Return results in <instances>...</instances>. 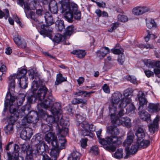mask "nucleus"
<instances>
[{"label": "nucleus", "instance_id": "obj_8", "mask_svg": "<svg viewBox=\"0 0 160 160\" xmlns=\"http://www.w3.org/2000/svg\"><path fill=\"white\" fill-rule=\"evenodd\" d=\"M35 140L37 143L35 145L34 149L37 154H42L44 151L48 150V146L42 141L41 134H36L35 136Z\"/></svg>", "mask_w": 160, "mask_h": 160}, {"label": "nucleus", "instance_id": "obj_6", "mask_svg": "<svg viewBox=\"0 0 160 160\" xmlns=\"http://www.w3.org/2000/svg\"><path fill=\"white\" fill-rule=\"evenodd\" d=\"M122 97V94L119 92H116L112 94L110 100L111 104L109 107L110 114L116 113L117 105L121 102Z\"/></svg>", "mask_w": 160, "mask_h": 160}, {"label": "nucleus", "instance_id": "obj_58", "mask_svg": "<svg viewBox=\"0 0 160 160\" xmlns=\"http://www.w3.org/2000/svg\"><path fill=\"white\" fill-rule=\"evenodd\" d=\"M88 139L84 138H82L80 141L81 146L83 148H85L87 146Z\"/></svg>", "mask_w": 160, "mask_h": 160}, {"label": "nucleus", "instance_id": "obj_1", "mask_svg": "<svg viewBox=\"0 0 160 160\" xmlns=\"http://www.w3.org/2000/svg\"><path fill=\"white\" fill-rule=\"evenodd\" d=\"M69 1H60L59 5H60L61 12L63 13L65 19L68 22L71 23L73 18L79 20L81 18V13L78 9V6L75 3H71Z\"/></svg>", "mask_w": 160, "mask_h": 160}, {"label": "nucleus", "instance_id": "obj_64", "mask_svg": "<svg viewBox=\"0 0 160 160\" xmlns=\"http://www.w3.org/2000/svg\"><path fill=\"white\" fill-rule=\"evenodd\" d=\"M144 73L149 78L151 77H153L154 72L150 70H144Z\"/></svg>", "mask_w": 160, "mask_h": 160}, {"label": "nucleus", "instance_id": "obj_43", "mask_svg": "<svg viewBox=\"0 0 160 160\" xmlns=\"http://www.w3.org/2000/svg\"><path fill=\"white\" fill-rule=\"evenodd\" d=\"M74 27L73 25L68 26L66 28L65 32L64 33L65 35L70 36L72 34L74 31Z\"/></svg>", "mask_w": 160, "mask_h": 160}, {"label": "nucleus", "instance_id": "obj_47", "mask_svg": "<svg viewBox=\"0 0 160 160\" xmlns=\"http://www.w3.org/2000/svg\"><path fill=\"white\" fill-rule=\"evenodd\" d=\"M147 32L148 34L144 38L146 42H148L150 38L152 39H154L157 38V37L155 35L152 34H151L149 30H147Z\"/></svg>", "mask_w": 160, "mask_h": 160}, {"label": "nucleus", "instance_id": "obj_10", "mask_svg": "<svg viewBox=\"0 0 160 160\" xmlns=\"http://www.w3.org/2000/svg\"><path fill=\"white\" fill-rule=\"evenodd\" d=\"M45 20L47 25L45 24H40V27L42 30L40 31L39 32L40 34L43 35L44 37L46 36L49 37L51 36V32L52 31V29L48 26L53 24L55 21L53 20L52 16L45 19Z\"/></svg>", "mask_w": 160, "mask_h": 160}, {"label": "nucleus", "instance_id": "obj_25", "mask_svg": "<svg viewBox=\"0 0 160 160\" xmlns=\"http://www.w3.org/2000/svg\"><path fill=\"white\" fill-rule=\"evenodd\" d=\"M58 134H60V136H58L59 140L58 141L59 149H64L65 148V145L66 142L65 137L66 135H64L62 133H59V132H58Z\"/></svg>", "mask_w": 160, "mask_h": 160}, {"label": "nucleus", "instance_id": "obj_62", "mask_svg": "<svg viewBox=\"0 0 160 160\" xmlns=\"http://www.w3.org/2000/svg\"><path fill=\"white\" fill-rule=\"evenodd\" d=\"M118 60L121 64H123L124 61V56L123 54L118 55Z\"/></svg>", "mask_w": 160, "mask_h": 160}, {"label": "nucleus", "instance_id": "obj_22", "mask_svg": "<svg viewBox=\"0 0 160 160\" xmlns=\"http://www.w3.org/2000/svg\"><path fill=\"white\" fill-rule=\"evenodd\" d=\"M147 109L150 112H157L160 110V106L158 103H149Z\"/></svg>", "mask_w": 160, "mask_h": 160}, {"label": "nucleus", "instance_id": "obj_60", "mask_svg": "<svg viewBox=\"0 0 160 160\" xmlns=\"http://www.w3.org/2000/svg\"><path fill=\"white\" fill-rule=\"evenodd\" d=\"M76 118L78 122H82V123L84 122V121L85 119L86 116L84 115L83 116H81L79 114H77Z\"/></svg>", "mask_w": 160, "mask_h": 160}, {"label": "nucleus", "instance_id": "obj_42", "mask_svg": "<svg viewBox=\"0 0 160 160\" xmlns=\"http://www.w3.org/2000/svg\"><path fill=\"white\" fill-rule=\"evenodd\" d=\"M72 102L74 104H77L79 103H82L85 104H87L86 100L81 98H74L72 100Z\"/></svg>", "mask_w": 160, "mask_h": 160}, {"label": "nucleus", "instance_id": "obj_12", "mask_svg": "<svg viewBox=\"0 0 160 160\" xmlns=\"http://www.w3.org/2000/svg\"><path fill=\"white\" fill-rule=\"evenodd\" d=\"M79 128L82 132V134L84 136H89L92 138L93 134L90 131H94L95 130V127L92 124H89L88 122L85 121L79 123Z\"/></svg>", "mask_w": 160, "mask_h": 160}, {"label": "nucleus", "instance_id": "obj_4", "mask_svg": "<svg viewBox=\"0 0 160 160\" xmlns=\"http://www.w3.org/2000/svg\"><path fill=\"white\" fill-rule=\"evenodd\" d=\"M137 140L136 144L133 145L131 148L130 150L127 148L125 149L126 155L124 156L125 159H127L130 157L131 155L135 154L138 151V149L144 148L148 147L150 144V141L148 140Z\"/></svg>", "mask_w": 160, "mask_h": 160}, {"label": "nucleus", "instance_id": "obj_21", "mask_svg": "<svg viewBox=\"0 0 160 160\" xmlns=\"http://www.w3.org/2000/svg\"><path fill=\"white\" fill-rule=\"evenodd\" d=\"M160 117L157 115L154 119L153 122L148 125L149 129L150 132L154 133L158 126V122L160 120Z\"/></svg>", "mask_w": 160, "mask_h": 160}, {"label": "nucleus", "instance_id": "obj_34", "mask_svg": "<svg viewBox=\"0 0 160 160\" xmlns=\"http://www.w3.org/2000/svg\"><path fill=\"white\" fill-rule=\"evenodd\" d=\"M55 137L54 133L50 131L45 134V141L49 144Z\"/></svg>", "mask_w": 160, "mask_h": 160}, {"label": "nucleus", "instance_id": "obj_38", "mask_svg": "<svg viewBox=\"0 0 160 160\" xmlns=\"http://www.w3.org/2000/svg\"><path fill=\"white\" fill-rule=\"evenodd\" d=\"M27 73V70L26 69L21 68L18 70L16 77L17 78H20L23 77H26V75Z\"/></svg>", "mask_w": 160, "mask_h": 160}, {"label": "nucleus", "instance_id": "obj_45", "mask_svg": "<svg viewBox=\"0 0 160 160\" xmlns=\"http://www.w3.org/2000/svg\"><path fill=\"white\" fill-rule=\"evenodd\" d=\"M123 156V150L121 148L118 149L114 154V157L117 159L122 158Z\"/></svg>", "mask_w": 160, "mask_h": 160}, {"label": "nucleus", "instance_id": "obj_40", "mask_svg": "<svg viewBox=\"0 0 160 160\" xmlns=\"http://www.w3.org/2000/svg\"><path fill=\"white\" fill-rule=\"evenodd\" d=\"M52 126L45 124L42 125V131L44 133H48L50 131L52 132Z\"/></svg>", "mask_w": 160, "mask_h": 160}, {"label": "nucleus", "instance_id": "obj_39", "mask_svg": "<svg viewBox=\"0 0 160 160\" xmlns=\"http://www.w3.org/2000/svg\"><path fill=\"white\" fill-rule=\"evenodd\" d=\"M144 64L149 68H154V60L150 59H144L143 60Z\"/></svg>", "mask_w": 160, "mask_h": 160}, {"label": "nucleus", "instance_id": "obj_46", "mask_svg": "<svg viewBox=\"0 0 160 160\" xmlns=\"http://www.w3.org/2000/svg\"><path fill=\"white\" fill-rule=\"evenodd\" d=\"M135 108L132 103H131L126 109V112L129 114L134 113Z\"/></svg>", "mask_w": 160, "mask_h": 160}, {"label": "nucleus", "instance_id": "obj_52", "mask_svg": "<svg viewBox=\"0 0 160 160\" xmlns=\"http://www.w3.org/2000/svg\"><path fill=\"white\" fill-rule=\"evenodd\" d=\"M50 142L52 147L55 148H59V146H58V142L57 140V137H56L54 138L53 140H52Z\"/></svg>", "mask_w": 160, "mask_h": 160}, {"label": "nucleus", "instance_id": "obj_48", "mask_svg": "<svg viewBox=\"0 0 160 160\" xmlns=\"http://www.w3.org/2000/svg\"><path fill=\"white\" fill-rule=\"evenodd\" d=\"M38 86L39 85L38 82L35 80L33 81L32 83L31 86V90L33 93H34V92L37 90Z\"/></svg>", "mask_w": 160, "mask_h": 160}, {"label": "nucleus", "instance_id": "obj_24", "mask_svg": "<svg viewBox=\"0 0 160 160\" xmlns=\"http://www.w3.org/2000/svg\"><path fill=\"white\" fill-rule=\"evenodd\" d=\"M146 130L143 127H139L135 133L137 137V140L141 139L144 138L145 136Z\"/></svg>", "mask_w": 160, "mask_h": 160}, {"label": "nucleus", "instance_id": "obj_35", "mask_svg": "<svg viewBox=\"0 0 160 160\" xmlns=\"http://www.w3.org/2000/svg\"><path fill=\"white\" fill-rule=\"evenodd\" d=\"M9 90L13 91L15 88V76H10L9 78Z\"/></svg>", "mask_w": 160, "mask_h": 160}, {"label": "nucleus", "instance_id": "obj_36", "mask_svg": "<svg viewBox=\"0 0 160 160\" xmlns=\"http://www.w3.org/2000/svg\"><path fill=\"white\" fill-rule=\"evenodd\" d=\"M65 39V37L64 36L59 33H57L53 38V41L57 43H58L60 42L64 41Z\"/></svg>", "mask_w": 160, "mask_h": 160}, {"label": "nucleus", "instance_id": "obj_54", "mask_svg": "<svg viewBox=\"0 0 160 160\" xmlns=\"http://www.w3.org/2000/svg\"><path fill=\"white\" fill-rule=\"evenodd\" d=\"M28 101L29 103H32L35 102L38 99L37 96L34 95H31L28 97Z\"/></svg>", "mask_w": 160, "mask_h": 160}, {"label": "nucleus", "instance_id": "obj_41", "mask_svg": "<svg viewBox=\"0 0 160 160\" xmlns=\"http://www.w3.org/2000/svg\"><path fill=\"white\" fill-rule=\"evenodd\" d=\"M56 26L57 27V29L59 31H62L65 29V25L64 21L62 20H60L56 22Z\"/></svg>", "mask_w": 160, "mask_h": 160}, {"label": "nucleus", "instance_id": "obj_28", "mask_svg": "<svg viewBox=\"0 0 160 160\" xmlns=\"http://www.w3.org/2000/svg\"><path fill=\"white\" fill-rule=\"evenodd\" d=\"M140 117L141 119L147 122H150V115L145 110H142L139 112Z\"/></svg>", "mask_w": 160, "mask_h": 160}, {"label": "nucleus", "instance_id": "obj_23", "mask_svg": "<svg viewBox=\"0 0 160 160\" xmlns=\"http://www.w3.org/2000/svg\"><path fill=\"white\" fill-rule=\"evenodd\" d=\"M109 52L110 50L108 48L104 47H102L100 50L97 51V55L100 59H102Z\"/></svg>", "mask_w": 160, "mask_h": 160}, {"label": "nucleus", "instance_id": "obj_32", "mask_svg": "<svg viewBox=\"0 0 160 160\" xmlns=\"http://www.w3.org/2000/svg\"><path fill=\"white\" fill-rule=\"evenodd\" d=\"M81 155L78 152L74 151L71 153L68 158V160H79Z\"/></svg>", "mask_w": 160, "mask_h": 160}, {"label": "nucleus", "instance_id": "obj_5", "mask_svg": "<svg viewBox=\"0 0 160 160\" xmlns=\"http://www.w3.org/2000/svg\"><path fill=\"white\" fill-rule=\"evenodd\" d=\"M47 98L45 99L41 103H38L37 105V108L38 111V115L41 117H42L45 116L47 114L45 111H44L42 108L45 109L50 108L52 103L55 100V98H54L51 92H48Z\"/></svg>", "mask_w": 160, "mask_h": 160}, {"label": "nucleus", "instance_id": "obj_55", "mask_svg": "<svg viewBox=\"0 0 160 160\" xmlns=\"http://www.w3.org/2000/svg\"><path fill=\"white\" fill-rule=\"evenodd\" d=\"M24 129L28 137H29L30 139L33 134L32 129L31 128L28 127L25 128Z\"/></svg>", "mask_w": 160, "mask_h": 160}, {"label": "nucleus", "instance_id": "obj_20", "mask_svg": "<svg viewBox=\"0 0 160 160\" xmlns=\"http://www.w3.org/2000/svg\"><path fill=\"white\" fill-rule=\"evenodd\" d=\"M148 10L149 9L147 7L137 6L133 9L132 13L135 15L139 16L148 12Z\"/></svg>", "mask_w": 160, "mask_h": 160}, {"label": "nucleus", "instance_id": "obj_15", "mask_svg": "<svg viewBox=\"0 0 160 160\" xmlns=\"http://www.w3.org/2000/svg\"><path fill=\"white\" fill-rule=\"evenodd\" d=\"M59 148L52 149L50 152V155L51 157V158H50L46 154L47 152L49 151V148L48 147V150L44 151V152L42 154H39L42 155V160H57V158L59 156L60 150Z\"/></svg>", "mask_w": 160, "mask_h": 160}, {"label": "nucleus", "instance_id": "obj_59", "mask_svg": "<svg viewBox=\"0 0 160 160\" xmlns=\"http://www.w3.org/2000/svg\"><path fill=\"white\" fill-rule=\"evenodd\" d=\"M112 51L114 54L120 55L123 54V50L122 48H120V49H112Z\"/></svg>", "mask_w": 160, "mask_h": 160}, {"label": "nucleus", "instance_id": "obj_57", "mask_svg": "<svg viewBox=\"0 0 160 160\" xmlns=\"http://www.w3.org/2000/svg\"><path fill=\"white\" fill-rule=\"evenodd\" d=\"M104 148L106 150L110 152H113L115 151L116 148L113 145H108L104 147Z\"/></svg>", "mask_w": 160, "mask_h": 160}, {"label": "nucleus", "instance_id": "obj_37", "mask_svg": "<svg viewBox=\"0 0 160 160\" xmlns=\"http://www.w3.org/2000/svg\"><path fill=\"white\" fill-rule=\"evenodd\" d=\"M14 125L8 123L5 127L4 130L5 133L7 135H9L13 133L14 132L13 129Z\"/></svg>", "mask_w": 160, "mask_h": 160}, {"label": "nucleus", "instance_id": "obj_50", "mask_svg": "<svg viewBox=\"0 0 160 160\" xmlns=\"http://www.w3.org/2000/svg\"><path fill=\"white\" fill-rule=\"evenodd\" d=\"M20 136L21 138L24 140H29L30 139L29 137H28V136L27 135L24 129L21 131Z\"/></svg>", "mask_w": 160, "mask_h": 160}, {"label": "nucleus", "instance_id": "obj_49", "mask_svg": "<svg viewBox=\"0 0 160 160\" xmlns=\"http://www.w3.org/2000/svg\"><path fill=\"white\" fill-rule=\"evenodd\" d=\"M13 39L14 42L18 46L19 45L21 44L22 40L20 36L18 35H15Z\"/></svg>", "mask_w": 160, "mask_h": 160}, {"label": "nucleus", "instance_id": "obj_14", "mask_svg": "<svg viewBox=\"0 0 160 160\" xmlns=\"http://www.w3.org/2000/svg\"><path fill=\"white\" fill-rule=\"evenodd\" d=\"M132 91L131 88H128L124 91V97L121 99L119 106L121 108L125 107L131 102V96Z\"/></svg>", "mask_w": 160, "mask_h": 160}, {"label": "nucleus", "instance_id": "obj_17", "mask_svg": "<svg viewBox=\"0 0 160 160\" xmlns=\"http://www.w3.org/2000/svg\"><path fill=\"white\" fill-rule=\"evenodd\" d=\"M146 93H144L142 91L138 92L137 95V98L139 102V109L142 107L144 105H146L148 103V101L146 98Z\"/></svg>", "mask_w": 160, "mask_h": 160}, {"label": "nucleus", "instance_id": "obj_56", "mask_svg": "<svg viewBox=\"0 0 160 160\" xmlns=\"http://www.w3.org/2000/svg\"><path fill=\"white\" fill-rule=\"evenodd\" d=\"M118 20L123 22L127 21L128 18L127 16L121 14H119L118 16Z\"/></svg>", "mask_w": 160, "mask_h": 160}, {"label": "nucleus", "instance_id": "obj_19", "mask_svg": "<svg viewBox=\"0 0 160 160\" xmlns=\"http://www.w3.org/2000/svg\"><path fill=\"white\" fill-rule=\"evenodd\" d=\"M61 108V104L59 102H55L52 107L50 111L54 115L61 116L62 112Z\"/></svg>", "mask_w": 160, "mask_h": 160}, {"label": "nucleus", "instance_id": "obj_26", "mask_svg": "<svg viewBox=\"0 0 160 160\" xmlns=\"http://www.w3.org/2000/svg\"><path fill=\"white\" fill-rule=\"evenodd\" d=\"M49 8L51 12L54 14L57 13L58 11L57 3L56 1H50L48 5Z\"/></svg>", "mask_w": 160, "mask_h": 160}, {"label": "nucleus", "instance_id": "obj_2", "mask_svg": "<svg viewBox=\"0 0 160 160\" xmlns=\"http://www.w3.org/2000/svg\"><path fill=\"white\" fill-rule=\"evenodd\" d=\"M25 96L24 94H19L17 98L12 96L11 93L8 92L6 97V99L5 101V108L3 111L5 112L7 107L8 106H10L13 105L15 108H16V110H18V108L19 106H20L22 104L25 99Z\"/></svg>", "mask_w": 160, "mask_h": 160}, {"label": "nucleus", "instance_id": "obj_3", "mask_svg": "<svg viewBox=\"0 0 160 160\" xmlns=\"http://www.w3.org/2000/svg\"><path fill=\"white\" fill-rule=\"evenodd\" d=\"M13 105H11L9 107V112L11 114L10 117L8 118V123L14 125V123L18 118L20 117H22L24 116L27 113L25 112L27 110L28 112L29 111L28 106L27 105L22 107L20 110H19V112L18 111L16 110V108L14 107Z\"/></svg>", "mask_w": 160, "mask_h": 160}, {"label": "nucleus", "instance_id": "obj_27", "mask_svg": "<svg viewBox=\"0 0 160 160\" xmlns=\"http://www.w3.org/2000/svg\"><path fill=\"white\" fill-rule=\"evenodd\" d=\"M134 137V135L133 134L130 133L127 134V139L123 143V145L126 147L125 149L127 148L129 149L128 146L132 142ZM129 150H130L129 149Z\"/></svg>", "mask_w": 160, "mask_h": 160}, {"label": "nucleus", "instance_id": "obj_7", "mask_svg": "<svg viewBox=\"0 0 160 160\" xmlns=\"http://www.w3.org/2000/svg\"><path fill=\"white\" fill-rule=\"evenodd\" d=\"M112 124L114 127H116L120 125H125L128 128H130L131 126L130 119L128 117L122 118L120 120L115 114H110Z\"/></svg>", "mask_w": 160, "mask_h": 160}, {"label": "nucleus", "instance_id": "obj_44", "mask_svg": "<svg viewBox=\"0 0 160 160\" xmlns=\"http://www.w3.org/2000/svg\"><path fill=\"white\" fill-rule=\"evenodd\" d=\"M146 24L147 27L149 28L155 27L156 26V24L154 20L152 19L146 20Z\"/></svg>", "mask_w": 160, "mask_h": 160}, {"label": "nucleus", "instance_id": "obj_61", "mask_svg": "<svg viewBox=\"0 0 160 160\" xmlns=\"http://www.w3.org/2000/svg\"><path fill=\"white\" fill-rule=\"evenodd\" d=\"M22 151L26 152L27 153L31 150L30 146L28 144L23 145L22 147Z\"/></svg>", "mask_w": 160, "mask_h": 160}, {"label": "nucleus", "instance_id": "obj_9", "mask_svg": "<svg viewBox=\"0 0 160 160\" xmlns=\"http://www.w3.org/2000/svg\"><path fill=\"white\" fill-rule=\"evenodd\" d=\"M28 106L29 108V106L28 105H27ZM25 112L28 114V117H24V118L22 120L21 125L23 126H26L27 125L28 126V124L30 123H32L33 124L36 123L38 121V115L37 112L34 111H31L30 112L28 111V112L26 110ZM26 115L25 114L24 116Z\"/></svg>", "mask_w": 160, "mask_h": 160}, {"label": "nucleus", "instance_id": "obj_53", "mask_svg": "<svg viewBox=\"0 0 160 160\" xmlns=\"http://www.w3.org/2000/svg\"><path fill=\"white\" fill-rule=\"evenodd\" d=\"M90 152L94 155H98L99 153L98 147L97 146L92 147L90 150Z\"/></svg>", "mask_w": 160, "mask_h": 160}, {"label": "nucleus", "instance_id": "obj_30", "mask_svg": "<svg viewBox=\"0 0 160 160\" xmlns=\"http://www.w3.org/2000/svg\"><path fill=\"white\" fill-rule=\"evenodd\" d=\"M17 79L19 80V85L20 87L23 89L26 88L28 83V78L26 77H23Z\"/></svg>", "mask_w": 160, "mask_h": 160}, {"label": "nucleus", "instance_id": "obj_13", "mask_svg": "<svg viewBox=\"0 0 160 160\" xmlns=\"http://www.w3.org/2000/svg\"><path fill=\"white\" fill-rule=\"evenodd\" d=\"M59 119L61 118L59 121V125L57 122L56 128L57 130L59 133H61L64 134V135H67L68 132V129L67 127L68 125V122L67 121L63 120L62 117V115H58Z\"/></svg>", "mask_w": 160, "mask_h": 160}, {"label": "nucleus", "instance_id": "obj_63", "mask_svg": "<svg viewBox=\"0 0 160 160\" xmlns=\"http://www.w3.org/2000/svg\"><path fill=\"white\" fill-rule=\"evenodd\" d=\"M106 140L102 138L99 139V143L102 145H106L107 144L108 145V142L107 137L106 138Z\"/></svg>", "mask_w": 160, "mask_h": 160}, {"label": "nucleus", "instance_id": "obj_29", "mask_svg": "<svg viewBox=\"0 0 160 160\" xmlns=\"http://www.w3.org/2000/svg\"><path fill=\"white\" fill-rule=\"evenodd\" d=\"M46 121L48 124L51 125L52 123L57 124V122L59 121L58 116L54 115L52 116V115H48L46 119Z\"/></svg>", "mask_w": 160, "mask_h": 160}, {"label": "nucleus", "instance_id": "obj_16", "mask_svg": "<svg viewBox=\"0 0 160 160\" xmlns=\"http://www.w3.org/2000/svg\"><path fill=\"white\" fill-rule=\"evenodd\" d=\"M29 1H18V4L20 6H24V11L27 15L26 11H28L30 9L34 10L36 8L37 1H31L30 3L28 2Z\"/></svg>", "mask_w": 160, "mask_h": 160}, {"label": "nucleus", "instance_id": "obj_31", "mask_svg": "<svg viewBox=\"0 0 160 160\" xmlns=\"http://www.w3.org/2000/svg\"><path fill=\"white\" fill-rule=\"evenodd\" d=\"M71 53L76 55L77 57L80 58H82L85 56L86 52L85 50H74Z\"/></svg>", "mask_w": 160, "mask_h": 160}, {"label": "nucleus", "instance_id": "obj_33", "mask_svg": "<svg viewBox=\"0 0 160 160\" xmlns=\"http://www.w3.org/2000/svg\"><path fill=\"white\" fill-rule=\"evenodd\" d=\"M67 81V78L63 77L62 74L59 73L57 75L56 80L55 82V84L56 85H58L62 82Z\"/></svg>", "mask_w": 160, "mask_h": 160}, {"label": "nucleus", "instance_id": "obj_11", "mask_svg": "<svg viewBox=\"0 0 160 160\" xmlns=\"http://www.w3.org/2000/svg\"><path fill=\"white\" fill-rule=\"evenodd\" d=\"M107 132L112 135L111 136L107 137L108 145H113V144L116 143L118 141L117 136L119 133L118 129L117 127H114L113 126H111L108 127Z\"/></svg>", "mask_w": 160, "mask_h": 160}, {"label": "nucleus", "instance_id": "obj_51", "mask_svg": "<svg viewBox=\"0 0 160 160\" xmlns=\"http://www.w3.org/2000/svg\"><path fill=\"white\" fill-rule=\"evenodd\" d=\"M6 13L0 10V18H2L4 17L6 19H7L9 16V12L8 9H6Z\"/></svg>", "mask_w": 160, "mask_h": 160}, {"label": "nucleus", "instance_id": "obj_18", "mask_svg": "<svg viewBox=\"0 0 160 160\" xmlns=\"http://www.w3.org/2000/svg\"><path fill=\"white\" fill-rule=\"evenodd\" d=\"M51 92V91H48V89L45 86H43L40 88L38 91L37 94L36 95L37 97L38 98V100L39 101H42L45 97V96L47 94H49L48 92Z\"/></svg>", "mask_w": 160, "mask_h": 160}]
</instances>
